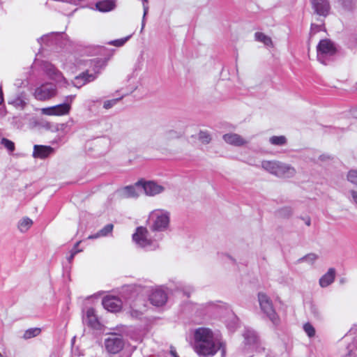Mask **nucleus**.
Wrapping results in <instances>:
<instances>
[{"label": "nucleus", "mask_w": 357, "mask_h": 357, "mask_svg": "<svg viewBox=\"0 0 357 357\" xmlns=\"http://www.w3.org/2000/svg\"><path fill=\"white\" fill-rule=\"evenodd\" d=\"M196 353L202 357H225V350L222 343L215 337L213 331L207 328H199L194 333Z\"/></svg>", "instance_id": "nucleus-1"}, {"label": "nucleus", "mask_w": 357, "mask_h": 357, "mask_svg": "<svg viewBox=\"0 0 357 357\" xmlns=\"http://www.w3.org/2000/svg\"><path fill=\"white\" fill-rule=\"evenodd\" d=\"M158 236L159 239L162 238L160 235L155 234L154 236H151L148 229L141 226L137 227L132 238L137 247L151 251L159 248L158 239H156Z\"/></svg>", "instance_id": "nucleus-2"}, {"label": "nucleus", "mask_w": 357, "mask_h": 357, "mask_svg": "<svg viewBox=\"0 0 357 357\" xmlns=\"http://www.w3.org/2000/svg\"><path fill=\"white\" fill-rule=\"evenodd\" d=\"M149 228L152 231L162 232L168 229L170 223V213L162 208H157L149 215Z\"/></svg>", "instance_id": "nucleus-3"}, {"label": "nucleus", "mask_w": 357, "mask_h": 357, "mask_svg": "<svg viewBox=\"0 0 357 357\" xmlns=\"http://www.w3.org/2000/svg\"><path fill=\"white\" fill-rule=\"evenodd\" d=\"M317 59L324 65L328 64L337 53L335 43L329 39L321 40L317 46Z\"/></svg>", "instance_id": "nucleus-4"}, {"label": "nucleus", "mask_w": 357, "mask_h": 357, "mask_svg": "<svg viewBox=\"0 0 357 357\" xmlns=\"http://www.w3.org/2000/svg\"><path fill=\"white\" fill-rule=\"evenodd\" d=\"M258 301L261 311L268 317L274 325H278L280 323V318L273 306L272 301L266 294L261 292L258 294Z\"/></svg>", "instance_id": "nucleus-5"}, {"label": "nucleus", "mask_w": 357, "mask_h": 357, "mask_svg": "<svg viewBox=\"0 0 357 357\" xmlns=\"http://www.w3.org/2000/svg\"><path fill=\"white\" fill-rule=\"evenodd\" d=\"M105 346L110 354H117L124 347V340L120 334L111 333L105 340Z\"/></svg>", "instance_id": "nucleus-6"}, {"label": "nucleus", "mask_w": 357, "mask_h": 357, "mask_svg": "<svg viewBox=\"0 0 357 357\" xmlns=\"http://www.w3.org/2000/svg\"><path fill=\"white\" fill-rule=\"evenodd\" d=\"M141 184L142 192L149 197H154L162 193L165 190V186L158 183L155 181H146L141 179L139 181Z\"/></svg>", "instance_id": "nucleus-7"}, {"label": "nucleus", "mask_w": 357, "mask_h": 357, "mask_svg": "<svg viewBox=\"0 0 357 357\" xmlns=\"http://www.w3.org/2000/svg\"><path fill=\"white\" fill-rule=\"evenodd\" d=\"M56 93V86L52 83H46L35 90L34 96L38 100H46L54 97Z\"/></svg>", "instance_id": "nucleus-8"}, {"label": "nucleus", "mask_w": 357, "mask_h": 357, "mask_svg": "<svg viewBox=\"0 0 357 357\" xmlns=\"http://www.w3.org/2000/svg\"><path fill=\"white\" fill-rule=\"evenodd\" d=\"M142 192L141 184L139 181L134 185L125 186L118 190V194L121 198H137Z\"/></svg>", "instance_id": "nucleus-9"}, {"label": "nucleus", "mask_w": 357, "mask_h": 357, "mask_svg": "<svg viewBox=\"0 0 357 357\" xmlns=\"http://www.w3.org/2000/svg\"><path fill=\"white\" fill-rule=\"evenodd\" d=\"M102 305L105 310L111 312H118L122 308L121 300L113 296H105L102 299Z\"/></svg>", "instance_id": "nucleus-10"}, {"label": "nucleus", "mask_w": 357, "mask_h": 357, "mask_svg": "<svg viewBox=\"0 0 357 357\" xmlns=\"http://www.w3.org/2000/svg\"><path fill=\"white\" fill-rule=\"evenodd\" d=\"M149 300L155 306H162L167 301V292L160 287L153 289L149 296Z\"/></svg>", "instance_id": "nucleus-11"}, {"label": "nucleus", "mask_w": 357, "mask_h": 357, "mask_svg": "<svg viewBox=\"0 0 357 357\" xmlns=\"http://www.w3.org/2000/svg\"><path fill=\"white\" fill-rule=\"evenodd\" d=\"M70 112V107L68 104H59L49 107L41 109V113L47 116H63Z\"/></svg>", "instance_id": "nucleus-12"}, {"label": "nucleus", "mask_w": 357, "mask_h": 357, "mask_svg": "<svg viewBox=\"0 0 357 357\" xmlns=\"http://www.w3.org/2000/svg\"><path fill=\"white\" fill-rule=\"evenodd\" d=\"M82 321L84 324L92 328L98 329L100 328V324L93 308L90 307L86 310L83 315Z\"/></svg>", "instance_id": "nucleus-13"}, {"label": "nucleus", "mask_w": 357, "mask_h": 357, "mask_svg": "<svg viewBox=\"0 0 357 357\" xmlns=\"http://www.w3.org/2000/svg\"><path fill=\"white\" fill-rule=\"evenodd\" d=\"M312 5L317 15L324 17L328 15L331 7L328 0H312Z\"/></svg>", "instance_id": "nucleus-14"}, {"label": "nucleus", "mask_w": 357, "mask_h": 357, "mask_svg": "<svg viewBox=\"0 0 357 357\" xmlns=\"http://www.w3.org/2000/svg\"><path fill=\"white\" fill-rule=\"evenodd\" d=\"M54 152V149L50 146L34 145L33 157L35 158L45 159Z\"/></svg>", "instance_id": "nucleus-15"}, {"label": "nucleus", "mask_w": 357, "mask_h": 357, "mask_svg": "<svg viewBox=\"0 0 357 357\" xmlns=\"http://www.w3.org/2000/svg\"><path fill=\"white\" fill-rule=\"evenodd\" d=\"M296 174V169L289 165L279 162L276 176L280 178H291Z\"/></svg>", "instance_id": "nucleus-16"}, {"label": "nucleus", "mask_w": 357, "mask_h": 357, "mask_svg": "<svg viewBox=\"0 0 357 357\" xmlns=\"http://www.w3.org/2000/svg\"><path fill=\"white\" fill-rule=\"evenodd\" d=\"M61 35L62 33L60 32H52L39 38L38 42L40 45L43 43L47 46H51L56 43L58 38L61 37Z\"/></svg>", "instance_id": "nucleus-17"}, {"label": "nucleus", "mask_w": 357, "mask_h": 357, "mask_svg": "<svg viewBox=\"0 0 357 357\" xmlns=\"http://www.w3.org/2000/svg\"><path fill=\"white\" fill-rule=\"evenodd\" d=\"M222 138L226 143L233 146H240L247 143L241 136L236 133L225 134Z\"/></svg>", "instance_id": "nucleus-18"}, {"label": "nucleus", "mask_w": 357, "mask_h": 357, "mask_svg": "<svg viewBox=\"0 0 357 357\" xmlns=\"http://www.w3.org/2000/svg\"><path fill=\"white\" fill-rule=\"evenodd\" d=\"M335 269L334 268H330L319 279V285L323 288L328 287L335 281Z\"/></svg>", "instance_id": "nucleus-19"}, {"label": "nucleus", "mask_w": 357, "mask_h": 357, "mask_svg": "<svg viewBox=\"0 0 357 357\" xmlns=\"http://www.w3.org/2000/svg\"><path fill=\"white\" fill-rule=\"evenodd\" d=\"M95 79L96 75L94 74H89L87 72L83 73L75 77L73 85L77 88H80L86 83L93 81Z\"/></svg>", "instance_id": "nucleus-20"}, {"label": "nucleus", "mask_w": 357, "mask_h": 357, "mask_svg": "<svg viewBox=\"0 0 357 357\" xmlns=\"http://www.w3.org/2000/svg\"><path fill=\"white\" fill-rule=\"evenodd\" d=\"M43 68L50 77L54 79H59L61 77V73L50 63L44 62Z\"/></svg>", "instance_id": "nucleus-21"}, {"label": "nucleus", "mask_w": 357, "mask_h": 357, "mask_svg": "<svg viewBox=\"0 0 357 357\" xmlns=\"http://www.w3.org/2000/svg\"><path fill=\"white\" fill-rule=\"evenodd\" d=\"M245 344L254 347L257 344L258 337L256 332L251 329H246L243 333Z\"/></svg>", "instance_id": "nucleus-22"}, {"label": "nucleus", "mask_w": 357, "mask_h": 357, "mask_svg": "<svg viewBox=\"0 0 357 357\" xmlns=\"http://www.w3.org/2000/svg\"><path fill=\"white\" fill-rule=\"evenodd\" d=\"M279 161L264 160L261 162V167L271 174L276 176Z\"/></svg>", "instance_id": "nucleus-23"}, {"label": "nucleus", "mask_w": 357, "mask_h": 357, "mask_svg": "<svg viewBox=\"0 0 357 357\" xmlns=\"http://www.w3.org/2000/svg\"><path fill=\"white\" fill-rule=\"evenodd\" d=\"M114 2L112 0H104L96 3V8L101 12H108L114 8Z\"/></svg>", "instance_id": "nucleus-24"}, {"label": "nucleus", "mask_w": 357, "mask_h": 357, "mask_svg": "<svg viewBox=\"0 0 357 357\" xmlns=\"http://www.w3.org/2000/svg\"><path fill=\"white\" fill-rule=\"evenodd\" d=\"M114 225L112 224H107L98 232L88 237L89 239L98 238L99 237L107 236L113 231Z\"/></svg>", "instance_id": "nucleus-25"}, {"label": "nucleus", "mask_w": 357, "mask_h": 357, "mask_svg": "<svg viewBox=\"0 0 357 357\" xmlns=\"http://www.w3.org/2000/svg\"><path fill=\"white\" fill-rule=\"evenodd\" d=\"M181 136H182L181 132H178L175 130H169L163 134L162 138L165 141H170L172 139H178Z\"/></svg>", "instance_id": "nucleus-26"}, {"label": "nucleus", "mask_w": 357, "mask_h": 357, "mask_svg": "<svg viewBox=\"0 0 357 357\" xmlns=\"http://www.w3.org/2000/svg\"><path fill=\"white\" fill-rule=\"evenodd\" d=\"M269 142L273 146H282L287 143V139L285 136H272L269 138Z\"/></svg>", "instance_id": "nucleus-27"}, {"label": "nucleus", "mask_w": 357, "mask_h": 357, "mask_svg": "<svg viewBox=\"0 0 357 357\" xmlns=\"http://www.w3.org/2000/svg\"><path fill=\"white\" fill-rule=\"evenodd\" d=\"M256 40L263 43L266 46H273V42L271 38L261 32H257L255 34Z\"/></svg>", "instance_id": "nucleus-28"}, {"label": "nucleus", "mask_w": 357, "mask_h": 357, "mask_svg": "<svg viewBox=\"0 0 357 357\" xmlns=\"http://www.w3.org/2000/svg\"><path fill=\"white\" fill-rule=\"evenodd\" d=\"M41 333L40 328H31L24 332V339H31L38 336Z\"/></svg>", "instance_id": "nucleus-29"}, {"label": "nucleus", "mask_w": 357, "mask_h": 357, "mask_svg": "<svg viewBox=\"0 0 357 357\" xmlns=\"http://www.w3.org/2000/svg\"><path fill=\"white\" fill-rule=\"evenodd\" d=\"M132 307H133L137 312L142 313L146 309L145 301L140 298H137L134 301Z\"/></svg>", "instance_id": "nucleus-30"}, {"label": "nucleus", "mask_w": 357, "mask_h": 357, "mask_svg": "<svg viewBox=\"0 0 357 357\" xmlns=\"http://www.w3.org/2000/svg\"><path fill=\"white\" fill-rule=\"evenodd\" d=\"M318 256L314 253H310L298 259L299 262L306 261L310 264H312L317 259Z\"/></svg>", "instance_id": "nucleus-31"}, {"label": "nucleus", "mask_w": 357, "mask_h": 357, "mask_svg": "<svg viewBox=\"0 0 357 357\" xmlns=\"http://www.w3.org/2000/svg\"><path fill=\"white\" fill-rule=\"evenodd\" d=\"M303 330L310 337H312L315 335V329L310 323H306L303 325Z\"/></svg>", "instance_id": "nucleus-32"}, {"label": "nucleus", "mask_w": 357, "mask_h": 357, "mask_svg": "<svg viewBox=\"0 0 357 357\" xmlns=\"http://www.w3.org/2000/svg\"><path fill=\"white\" fill-rule=\"evenodd\" d=\"M198 138L203 144H208L211 140L210 135L206 131H200Z\"/></svg>", "instance_id": "nucleus-33"}, {"label": "nucleus", "mask_w": 357, "mask_h": 357, "mask_svg": "<svg viewBox=\"0 0 357 357\" xmlns=\"http://www.w3.org/2000/svg\"><path fill=\"white\" fill-rule=\"evenodd\" d=\"M1 143L9 151L12 152L15 150V144L12 141L6 138H2Z\"/></svg>", "instance_id": "nucleus-34"}, {"label": "nucleus", "mask_w": 357, "mask_h": 357, "mask_svg": "<svg viewBox=\"0 0 357 357\" xmlns=\"http://www.w3.org/2000/svg\"><path fill=\"white\" fill-rule=\"evenodd\" d=\"M347 179L351 183L357 185V170L356 169L350 170L347 174Z\"/></svg>", "instance_id": "nucleus-35"}, {"label": "nucleus", "mask_w": 357, "mask_h": 357, "mask_svg": "<svg viewBox=\"0 0 357 357\" xmlns=\"http://www.w3.org/2000/svg\"><path fill=\"white\" fill-rule=\"evenodd\" d=\"M128 38H129V37H126V38H124L122 39L112 40V41L109 42V44L113 45H115L117 47H121L128 40Z\"/></svg>", "instance_id": "nucleus-36"}, {"label": "nucleus", "mask_w": 357, "mask_h": 357, "mask_svg": "<svg viewBox=\"0 0 357 357\" xmlns=\"http://www.w3.org/2000/svg\"><path fill=\"white\" fill-rule=\"evenodd\" d=\"M119 100V99L118 98L107 100L104 102L103 107L105 109H109L112 107Z\"/></svg>", "instance_id": "nucleus-37"}, {"label": "nucleus", "mask_w": 357, "mask_h": 357, "mask_svg": "<svg viewBox=\"0 0 357 357\" xmlns=\"http://www.w3.org/2000/svg\"><path fill=\"white\" fill-rule=\"evenodd\" d=\"M342 5L347 9H351L354 0H340Z\"/></svg>", "instance_id": "nucleus-38"}, {"label": "nucleus", "mask_w": 357, "mask_h": 357, "mask_svg": "<svg viewBox=\"0 0 357 357\" xmlns=\"http://www.w3.org/2000/svg\"><path fill=\"white\" fill-rule=\"evenodd\" d=\"M75 98V95H70V96H68L65 98V101L63 104H68V106L70 107V109H71V104L73 102V101L74 100Z\"/></svg>", "instance_id": "nucleus-39"}, {"label": "nucleus", "mask_w": 357, "mask_h": 357, "mask_svg": "<svg viewBox=\"0 0 357 357\" xmlns=\"http://www.w3.org/2000/svg\"><path fill=\"white\" fill-rule=\"evenodd\" d=\"M321 30V25H317L314 24H312L311 25V32L315 33Z\"/></svg>", "instance_id": "nucleus-40"}, {"label": "nucleus", "mask_w": 357, "mask_h": 357, "mask_svg": "<svg viewBox=\"0 0 357 357\" xmlns=\"http://www.w3.org/2000/svg\"><path fill=\"white\" fill-rule=\"evenodd\" d=\"M33 225V221L29 218H24V227H26V229H29Z\"/></svg>", "instance_id": "nucleus-41"}, {"label": "nucleus", "mask_w": 357, "mask_h": 357, "mask_svg": "<svg viewBox=\"0 0 357 357\" xmlns=\"http://www.w3.org/2000/svg\"><path fill=\"white\" fill-rule=\"evenodd\" d=\"M166 357H178L176 349L174 347H171L169 353L167 355Z\"/></svg>", "instance_id": "nucleus-42"}, {"label": "nucleus", "mask_w": 357, "mask_h": 357, "mask_svg": "<svg viewBox=\"0 0 357 357\" xmlns=\"http://www.w3.org/2000/svg\"><path fill=\"white\" fill-rule=\"evenodd\" d=\"M148 3L146 0H143V8H144V17L146 16V15L148 13L149 7H148Z\"/></svg>", "instance_id": "nucleus-43"}, {"label": "nucleus", "mask_w": 357, "mask_h": 357, "mask_svg": "<svg viewBox=\"0 0 357 357\" xmlns=\"http://www.w3.org/2000/svg\"><path fill=\"white\" fill-rule=\"evenodd\" d=\"M79 251H73V250H71V253H70V255L68 257V261L69 262H71L72 260L73 259L75 255L78 253Z\"/></svg>", "instance_id": "nucleus-44"}, {"label": "nucleus", "mask_w": 357, "mask_h": 357, "mask_svg": "<svg viewBox=\"0 0 357 357\" xmlns=\"http://www.w3.org/2000/svg\"><path fill=\"white\" fill-rule=\"evenodd\" d=\"M351 195L352 196L354 202L357 204V192L355 190H351Z\"/></svg>", "instance_id": "nucleus-45"}, {"label": "nucleus", "mask_w": 357, "mask_h": 357, "mask_svg": "<svg viewBox=\"0 0 357 357\" xmlns=\"http://www.w3.org/2000/svg\"><path fill=\"white\" fill-rule=\"evenodd\" d=\"M4 98L1 86H0V105L3 102Z\"/></svg>", "instance_id": "nucleus-46"}, {"label": "nucleus", "mask_w": 357, "mask_h": 357, "mask_svg": "<svg viewBox=\"0 0 357 357\" xmlns=\"http://www.w3.org/2000/svg\"><path fill=\"white\" fill-rule=\"evenodd\" d=\"M305 220V223L306 225L310 226L311 225V220L310 218H307Z\"/></svg>", "instance_id": "nucleus-47"}, {"label": "nucleus", "mask_w": 357, "mask_h": 357, "mask_svg": "<svg viewBox=\"0 0 357 357\" xmlns=\"http://www.w3.org/2000/svg\"><path fill=\"white\" fill-rule=\"evenodd\" d=\"M79 243H80V241L77 242V243L75 245V246H74V248H73V249L72 250H73V251H79V252H81V251H82L81 250H77V248L78 245L79 244Z\"/></svg>", "instance_id": "nucleus-48"}, {"label": "nucleus", "mask_w": 357, "mask_h": 357, "mask_svg": "<svg viewBox=\"0 0 357 357\" xmlns=\"http://www.w3.org/2000/svg\"><path fill=\"white\" fill-rule=\"evenodd\" d=\"M144 22H142V29H143V28H144Z\"/></svg>", "instance_id": "nucleus-49"}, {"label": "nucleus", "mask_w": 357, "mask_h": 357, "mask_svg": "<svg viewBox=\"0 0 357 357\" xmlns=\"http://www.w3.org/2000/svg\"><path fill=\"white\" fill-rule=\"evenodd\" d=\"M0 357H3L2 354L0 353Z\"/></svg>", "instance_id": "nucleus-50"}]
</instances>
